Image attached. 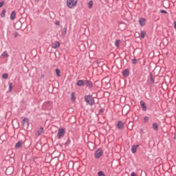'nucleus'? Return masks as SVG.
<instances>
[{"mask_svg":"<svg viewBox=\"0 0 176 176\" xmlns=\"http://www.w3.org/2000/svg\"><path fill=\"white\" fill-rule=\"evenodd\" d=\"M84 100L85 102L90 105L91 107H93V105L96 104L94 99H93V96L91 95H85L84 97Z\"/></svg>","mask_w":176,"mask_h":176,"instance_id":"obj_1","label":"nucleus"},{"mask_svg":"<svg viewBox=\"0 0 176 176\" xmlns=\"http://www.w3.org/2000/svg\"><path fill=\"white\" fill-rule=\"evenodd\" d=\"M67 5L69 9H73L78 5V0H67Z\"/></svg>","mask_w":176,"mask_h":176,"instance_id":"obj_2","label":"nucleus"},{"mask_svg":"<svg viewBox=\"0 0 176 176\" xmlns=\"http://www.w3.org/2000/svg\"><path fill=\"white\" fill-rule=\"evenodd\" d=\"M102 150H101V148L98 149L96 152H95V157L96 159H100V157H101L102 156Z\"/></svg>","mask_w":176,"mask_h":176,"instance_id":"obj_3","label":"nucleus"},{"mask_svg":"<svg viewBox=\"0 0 176 176\" xmlns=\"http://www.w3.org/2000/svg\"><path fill=\"white\" fill-rule=\"evenodd\" d=\"M84 86H86L88 89H93V82L89 80H85Z\"/></svg>","mask_w":176,"mask_h":176,"instance_id":"obj_4","label":"nucleus"},{"mask_svg":"<svg viewBox=\"0 0 176 176\" xmlns=\"http://www.w3.org/2000/svg\"><path fill=\"white\" fill-rule=\"evenodd\" d=\"M117 127L118 130H123V129H124V122L122 121H118L117 123Z\"/></svg>","mask_w":176,"mask_h":176,"instance_id":"obj_5","label":"nucleus"},{"mask_svg":"<svg viewBox=\"0 0 176 176\" xmlns=\"http://www.w3.org/2000/svg\"><path fill=\"white\" fill-rule=\"evenodd\" d=\"M140 107L144 112H145L146 111L147 108H146V104L145 103V102L141 100L140 101Z\"/></svg>","mask_w":176,"mask_h":176,"instance_id":"obj_6","label":"nucleus"},{"mask_svg":"<svg viewBox=\"0 0 176 176\" xmlns=\"http://www.w3.org/2000/svg\"><path fill=\"white\" fill-rule=\"evenodd\" d=\"M6 174L7 175H11V174H13V168L12 167H8L6 170Z\"/></svg>","mask_w":176,"mask_h":176,"instance_id":"obj_7","label":"nucleus"},{"mask_svg":"<svg viewBox=\"0 0 176 176\" xmlns=\"http://www.w3.org/2000/svg\"><path fill=\"white\" fill-rule=\"evenodd\" d=\"M65 132V130H64V129H60L58 131V138H61V137H63V135H64Z\"/></svg>","mask_w":176,"mask_h":176,"instance_id":"obj_8","label":"nucleus"},{"mask_svg":"<svg viewBox=\"0 0 176 176\" xmlns=\"http://www.w3.org/2000/svg\"><path fill=\"white\" fill-rule=\"evenodd\" d=\"M146 22V19L145 18H140L139 19V24L141 25V27H144L145 25V23Z\"/></svg>","mask_w":176,"mask_h":176,"instance_id":"obj_9","label":"nucleus"},{"mask_svg":"<svg viewBox=\"0 0 176 176\" xmlns=\"http://www.w3.org/2000/svg\"><path fill=\"white\" fill-rule=\"evenodd\" d=\"M129 75H130V70H129V69H126L122 72V76L124 78H127Z\"/></svg>","mask_w":176,"mask_h":176,"instance_id":"obj_10","label":"nucleus"},{"mask_svg":"<svg viewBox=\"0 0 176 176\" xmlns=\"http://www.w3.org/2000/svg\"><path fill=\"white\" fill-rule=\"evenodd\" d=\"M76 85H77V86H79L80 87L82 86H85V80H79L77 81Z\"/></svg>","mask_w":176,"mask_h":176,"instance_id":"obj_11","label":"nucleus"},{"mask_svg":"<svg viewBox=\"0 0 176 176\" xmlns=\"http://www.w3.org/2000/svg\"><path fill=\"white\" fill-rule=\"evenodd\" d=\"M140 145H133L131 147V152L132 153H135L137 152V148H138Z\"/></svg>","mask_w":176,"mask_h":176,"instance_id":"obj_12","label":"nucleus"},{"mask_svg":"<svg viewBox=\"0 0 176 176\" xmlns=\"http://www.w3.org/2000/svg\"><path fill=\"white\" fill-rule=\"evenodd\" d=\"M16 19V11H12L11 14H10V20L13 21Z\"/></svg>","mask_w":176,"mask_h":176,"instance_id":"obj_13","label":"nucleus"},{"mask_svg":"<svg viewBox=\"0 0 176 176\" xmlns=\"http://www.w3.org/2000/svg\"><path fill=\"white\" fill-rule=\"evenodd\" d=\"M1 57H2V58H6V57H9V54H8V52L4 51L1 55Z\"/></svg>","mask_w":176,"mask_h":176,"instance_id":"obj_14","label":"nucleus"},{"mask_svg":"<svg viewBox=\"0 0 176 176\" xmlns=\"http://www.w3.org/2000/svg\"><path fill=\"white\" fill-rule=\"evenodd\" d=\"M153 130H155V131H157V130H159V125H157V123L154 122L153 124Z\"/></svg>","mask_w":176,"mask_h":176,"instance_id":"obj_15","label":"nucleus"},{"mask_svg":"<svg viewBox=\"0 0 176 176\" xmlns=\"http://www.w3.org/2000/svg\"><path fill=\"white\" fill-rule=\"evenodd\" d=\"M42 133H43V127H41L36 132V135H41V134H42Z\"/></svg>","mask_w":176,"mask_h":176,"instance_id":"obj_16","label":"nucleus"},{"mask_svg":"<svg viewBox=\"0 0 176 176\" xmlns=\"http://www.w3.org/2000/svg\"><path fill=\"white\" fill-rule=\"evenodd\" d=\"M66 34H67V28H64L63 30V32H62V34H61V37H62V38H65Z\"/></svg>","mask_w":176,"mask_h":176,"instance_id":"obj_17","label":"nucleus"},{"mask_svg":"<svg viewBox=\"0 0 176 176\" xmlns=\"http://www.w3.org/2000/svg\"><path fill=\"white\" fill-rule=\"evenodd\" d=\"M52 47L54 49H57V47H60V43L56 41L55 43L52 45Z\"/></svg>","mask_w":176,"mask_h":176,"instance_id":"obj_18","label":"nucleus"},{"mask_svg":"<svg viewBox=\"0 0 176 176\" xmlns=\"http://www.w3.org/2000/svg\"><path fill=\"white\" fill-rule=\"evenodd\" d=\"M146 35V32L145 31H141L140 33V38H142V39H144V38H145V36Z\"/></svg>","mask_w":176,"mask_h":176,"instance_id":"obj_19","label":"nucleus"},{"mask_svg":"<svg viewBox=\"0 0 176 176\" xmlns=\"http://www.w3.org/2000/svg\"><path fill=\"white\" fill-rule=\"evenodd\" d=\"M23 145V142H18L16 144H15V147L16 148H21Z\"/></svg>","mask_w":176,"mask_h":176,"instance_id":"obj_20","label":"nucleus"},{"mask_svg":"<svg viewBox=\"0 0 176 176\" xmlns=\"http://www.w3.org/2000/svg\"><path fill=\"white\" fill-rule=\"evenodd\" d=\"M23 124H24V123H26V124L28 126V124H30V121L28 120V118H25L24 119H23Z\"/></svg>","mask_w":176,"mask_h":176,"instance_id":"obj_21","label":"nucleus"},{"mask_svg":"<svg viewBox=\"0 0 176 176\" xmlns=\"http://www.w3.org/2000/svg\"><path fill=\"white\" fill-rule=\"evenodd\" d=\"M88 6L89 9H91V8H93V1H89L88 3Z\"/></svg>","mask_w":176,"mask_h":176,"instance_id":"obj_22","label":"nucleus"},{"mask_svg":"<svg viewBox=\"0 0 176 176\" xmlns=\"http://www.w3.org/2000/svg\"><path fill=\"white\" fill-rule=\"evenodd\" d=\"M6 13V10L3 9L1 14V17H5V14Z\"/></svg>","mask_w":176,"mask_h":176,"instance_id":"obj_23","label":"nucleus"},{"mask_svg":"<svg viewBox=\"0 0 176 176\" xmlns=\"http://www.w3.org/2000/svg\"><path fill=\"white\" fill-rule=\"evenodd\" d=\"M56 73L57 76H61V75L60 74V69H56Z\"/></svg>","mask_w":176,"mask_h":176,"instance_id":"obj_24","label":"nucleus"},{"mask_svg":"<svg viewBox=\"0 0 176 176\" xmlns=\"http://www.w3.org/2000/svg\"><path fill=\"white\" fill-rule=\"evenodd\" d=\"M119 43H120V40L116 41L115 45H116V47H119Z\"/></svg>","mask_w":176,"mask_h":176,"instance_id":"obj_25","label":"nucleus"},{"mask_svg":"<svg viewBox=\"0 0 176 176\" xmlns=\"http://www.w3.org/2000/svg\"><path fill=\"white\" fill-rule=\"evenodd\" d=\"M8 76H9V75H8L7 73H4V74L2 75L3 79H6V78H8Z\"/></svg>","mask_w":176,"mask_h":176,"instance_id":"obj_26","label":"nucleus"},{"mask_svg":"<svg viewBox=\"0 0 176 176\" xmlns=\"http://www.w3.org/2000/svg\"><path fill=\"white\" fill-rule=\"evenodd\" d=\"M150 78H151V83H155V78L152 76V74H150Z\"/></svg>","mask_w":176,"mask_h":176,"instance_id":"obj_27","label":"nucleus"},{"mask_svg":"<svg viewBox=\"0 0 176 176\" xmlns=\"http://www.w3.org/2000/svg\"><path fill=\"white\" fill-rule=\"evenodd\" d=\"M98 176H107V175H105V174L102 171H99L98 173Z\"/></svg>","mask_w":176,"mask_h":176,"instance_id":"obj_28","label":"nucleus"},{"mask_svg":"<svg viewBox=\"0 0 176 176\" xmlns=\"http://www.w3.org/2000/svg\"><path fill=\"white\" fill-rule=\"evenodd\" d=\"M71 100L72 101H74V100H75V94L74 92H72L71 94Z\"/></svg>","mask_w":176,"mask_h":176,"instance_id":"obj_29","label":"nucleus"},{"mask_svg":"<svg viewBox=\"0 0 176 176\" xmlns=\"http://www.w3.org/2000/svg\"><path fill=\"white\" fill-rule=\"evenodd\" d=\"M132 63H133V64H137L138 63V60H137V58H134L132 60Z\"/></svg>","mask_w":176,"mask_h":176,"instance_id":"obj_30","label":"nucleus"},{"mask_svg":"<svg viewBox=\"0 0 176 176\" xmlns=\"http://www.w3.org/2000/svg\"><path fill=\"white\" fill-rule=\"evenodd\" d=\"M144 122H149V118L148 116H144Z\"/></svg>","mask_w":176,"mask_h":176,"instance_id":"obj_31","label":"nucleus"},{"mask_svg":"<svg viewBox=\"0 0 176 176\" xmlns=\"http://www.w3.org/2000/svg\"><path fill=\"white\" fill-rule=\"evenodd\" d=\"M12 89H13L12 85V83L10 82L9 83V90H10V91H12Z\"/></svg>","mask_w":176,"mask_h":176,"instance_id":"obj_32","label":"nucleus"},{"mask_svg":"<svg viewBox=\"0 0 176 176\" xmlns=\"http://www.w3.org/2000/svg\"><path fill=\"white\" fill-rule=\"evenodd\" d=\"M126 108H127L128 110L130 109V107H129V106H127V107H124L122 108V112H124Z\"/></svg>","mask_w":176,"mask_h":176,"instance_id":"obj_33","label":"nucleus"},{"mask_svg":"<svg viewBox=\"0 0 176 176\" xmlns=\"http://www.w3.org/2000/svg\"><path fill=\"white\" fill-rule=\"evenodd\" d=\"M4 4H5V1L0 2V8H2V6H3Z\"/></svg>","mask_w":176,"mask_h":176,"instance_id":"obj_34","label":"nucleus"},{"mask_svg":"<svg viewBox=\"0 0 176 176\" xmlns=\"http://www.w3.org/2000/svg\"><path fill=\"white\" fill-rule=\"evenodd\" d=\"M160 13H164L165 14H167V11L164 10H162L160 11Z\"/></svg>","mask_w":176,"mask_h":176,"instance_id":"obj_35","label":"nucleus"},{"mask_svg":"<svg viewBox=\"0 0 176 176\" xmlns=\"http://www.w3.org/2000/svg\"><path fill=\"white\" fill-rule=\"evenodd\" d=\"M131 176H137V175L135 174V173L132 172V173H131Z\"/></svg>","mask_w":176,"mask_h":176,"instance_id":"obj_36","label":"nucleus"},{"mask_svg":"<svg viewBox=\"0 0 176 176\" xmlns=\"http://www.w3.org/2000/svg\"><path fill=\"white\" fill-rule=\"evenodd\" d=\"M55 24H56V25H60V21H56V22L55 23Z\"/></svg>","mask_w":176,"mask_h":176,"instance_id":"obj_37","label":"nucleus"},{"mask_svg":"<svg viewBox=\"0 0 176 176\" xmlns=\"http://www.w3.org/2000/svg\"><path fill=\"white\" fill-rule=\"evenodd\" d=\"M43 78H45V75H44V74H42V75H41V79H43Z\"/></svg>","mask_w":176,"mask_h":176,"instance_id":"obj_38","label":"nucleus"},{"mask_svg":"<svg viewBox=\"0 0 176 176\" xmlns=\"http://www.w3.org/2000/svg\"><path fill=\"white\" fill-rule=\"evenodd\" d=\"M175 24V28L176 29V21L174 22Z\"/></svg>","mask_w":176,"mask_h":176,"instance_id":"obj_39","label":"nucleus"},{"mask_svg":"<svg viewBox=\"0 0 176 176\" xmlns=\"http://www.w3.org/2000/svg\"><path fill=\"white\" fill-rule=\"evenodd\" d=\"M41 0H34L35 2H39Z\"/></svg>","mask_w":176,"mask_h":176,"instance_id":"obj_40","label":"nucleus"},{"mask_svg":"<svg viewBox=\"0 0 176 176\" xmlns=\"http://www.w3.org/2000/svg\"><path fill=\"white\" fill-rule=\"evenodd\" d=\"M100 112H102H102H104V110L100 109Z\"/></svg>","mask_w":176,"mask_h":176,"instance_id":"obj_41","label":"nucleus"},{"mask_svg":"<svg viewBox=\"0 0 176 176\" xmlns=\"http://www.w3.org/2000/svg\"><path fill=\"white\" fill-rule=\"evenodd\" d=\"M17 35H19L17 33H16V34H15V38H16V37H17Z\"/></svg>","mask_w":176,"mask_h":176,"instance_id":"obj_42","label":"nucleus"},{"mask_svg":"<svg viewBox=\"0 0 176 176\" xmlns=\"http://www.w3.org/2000/svg\"><path fill=\"white\" fill-rule=\"evenodd\" d=\"M46 104H49V102H47Z\"/></svg>","mask_w":176,"mask_h":176,"instance_id":"obj_43","label":"nucleus"},{"mask_svg":"<svg viewBox=\"0 0 176 176\" xmlns=\"http://www.w3.org/2000/svg\"><path fill=\"white\" fill-rule=\"evenodd\" d=\"M175 140H176V136L175 137Z\"/></svg>","mask_w":176,"mask_h":176,"instance_id":"obj_44","label":"nucleus"}]
</instances>
